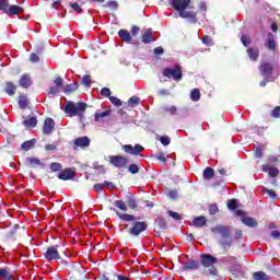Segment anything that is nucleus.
<instances>
[{"label": "nucleus", "instance_id": "nucleus-1", "mask_svg": "<svg viewBox=\"0 0 280 280\" xmlns=\"http://www.w3.org/2000/svg\"><path fill=\"white\" fill-rule=\"evenodd\" d=\"M215 264H218V257L211 254H201L200 261L189 260L184 266H182L180 270L183 272H187L189 270H200V266H203V268H208V273L211 277H218L220 271L218 268H215Z\"/></svg>", "mask_w": 280, "mask_h": 280}, {"label": "nucleus", "instance_id": "nucleus-2", "mask_svg": "<svg viewBox=\"0 0 280 280\" xmlns=\"http://www.w3.org/2000/svg\"><path fill=\"white\" fill-rule=\"evenodd\" d=\"M191 4V0H172L171 8L178 12L180 19H187L190 23H198V12L187 11Z\"/></svg>", "mask_w": 280, "mask_h": 280}, {"label": "nucleus", "instance_id": "nucleus-3", "mask_svg": "<svg viewBox=\"0 0 280 280\" xmlns=\"http://www.w3.org/2000/svg\"><path fill=\"white\" fill-rule=\"evenodd\" d=\"M65 113L69 117H82L86 113V103L80 102L78 104L68 101L65 107Z\"/></svg>", "mask_w": 280, "mask_h": 280}, {"label": "nucleus", "instance_id": "nucleus-4", "mask_svg": "<svg viewBox=\"0 0 280 280\" xmlns=\"http://www.w3.org/2000/svg\"><path fill=\"white\" fill-rule=\"evenodd\" d=\"M162 73L164 78L174 80L175 82H180V80H183V68H180V65L178 63H176L173 68H164Z\"/></svg>", "mask_w": 280, "mask_h": 280}, {"label": "nucleus", "instance_id": "nucleus-5", "mask_svg": "<svg viewBox=\"0 0 280 280\" xmlns=\"http://www.w3.org/2000/svg\"><path fill=\"white\" fill-rule=\"evenodd\" d=\"M145 231H148V223L145 221H135L127 230L131 237H139Z\"/></svg>", "mask_w": 280, "mask_h": 280}, {"label": "nucleus", "instance_id": "nucleus-6", "mask_svg": "<svg viewBox=\"0 0 280 280\" xmlns=\"http://www.w3.org/2000/svg\"><path fill=\"white\" fill-rule=\"evenodd\" d=\"M60 245H52L46 248V252L44 253V259L46 261H56L60 259Z\"/></svg>", "mask_w": 280, "mask_h": 280}, {"label": "nucleus", "instance_id": "nucleus-7", "mask_svg": "<svg viewBox=\"0 0 280 280\" xmlns=\"http://www.w3.org/2000/svg\"><path fill=\"white\" fill-rule=\"evenodd\" d=\"M109 163L118 170H124V167H128V158L122 155H112L109 156Z\"/></svg>", "mask_w": 280, "mask_h": 280}, {"label": "nucleus", "instance_id": "nucleus-8", "mask_svg": "<svg viewBox=\"0 0 280 280\" xmlns=\"http://www.w3.org/2000/svg\"><path fill=\"white\" fill-rule=\"evenodd\" d=\"M260 75L262 78H270L272 77V73H275V63L273 62H262L259 67Z\"/></svg>", "mask_w": 280, "mask_h": 280}, {"label": "nucleus", "instance_id": "nucleus-9", "mask_svg": "<svg viewBox=\"0 0 280 280\" xmlns=\"http://www.w3.org/2000/svg\"><path fill=\"white\" fill-rule=\"evenodd\" d=\"M211 232L214 233V235H221L224 240L231 237V228L228 225H215L212 228Z\"/></svg>", "mask_w": 280, "mask_h": 280}, {"label": "nucleus", "instance_id": "nucleus-10", "mask_svg": "<svg viewBox=\"0 0 280 280\" xmlns=\"http://www.w3.org/2000/svg\"><path fill=\"white\" fill-rule=\"evenodd\" d=\"M122 150L127 154H132L133 156H139V154H141V152H143L145 150V148H143V145H141V144H136L135 147H132V144H124Z\"/></svg>", "mask_w": 280, "mask_h": 280}, {"label": "nucleus", "instance_id": "nucleus-11", "mask_svg": "<svg viewBox=\"0 0 280 280\" xmlns=\"http://www.w3.org/2000/svg\"><path fill=\"white\" fill-rule=\"evenodd\" d=\"M89 145H91V138L86 136L79 137L73 141V150H78V148L84 150L89 148Z\"/></svg>", "mask_w": 280, "mask_h": 280}, {"label": "nucleus", "instance_id": "nucleus-12", "mask_svg": "<svg viewBox=\"0 0 280 280\" xmlns=\"http://www.w3.org/2000/svg\"><path fill=\"white\" fill-rule=\"evenodd\" d=\"M58 178L59 180H73L75 178V171L73 168H61Z\"/></svg>", "mask_w": 280, "mask_h": 280}, {"label": "nucleus", "instance_id": "nucleus-13", "mask_svg": "<svg viewBox=\"0 0 280 280\" xmlns=\"http://www.w3.org/2000/svg\"><path fill=\"white\" fill-rule=\"evenodd\" d=\"M24 12H25V9L23 7L11 4L7 7L4 14H8V16H16L18 14H23Z\"/></svg>", "mask_w": 280, "mask_h": 280}, {"label": "nucleus", "instance_id": "nucleus-14", "mask_svg": "<svg viewBox=\"0 0 280 280\" xmlns=\"http://www.w3.org/2000/svg\"><path fill=\"white\" fill-rule=\"evenodd\" d=\"M54 128H56V122L54 121V118H46L44 121L43 135H51V132H54Z\"/></svg>", "mask_w": 280, "mask_h": 280}, {"label": "nucleus", "instance_id": "nucleus-15", "mask_svg": "<svg viewBox=\"0 0 280 280\" xmlns=\"http://www.w3.org/2000/svg\"><path fill=\"white\" fill-rule=\"evenodd\" d=\"M265 47L269 51H277V40H275V34H272V33L267 34V39L265 42Z\"/></svg>", "mask_w": 280, "mask_h": 280}, {"label": "nucleus", "instance_id": "nucleus-16", "mask_svg": "<svg viewBox=\"0 0 280 280\" xmlns=\"http://www.w3.org/2000/svg\"><path fill=\"white\" fill-rule=\"evenodd\" d=\"M127 207L131 209V211H137L139 208V202L137 201V198L135 196L129 195L126 197Z\"/></svg>", "mask_w": 280, "mask_h": 280}, {"label": "nucleus", "instance_id": "nucleus-17", "mask_svg": "<svg viewBox=\"0 0 280 280\" xmlns=\"http://www.w3.org/2000/svg\"><path fill=\"white\" fill-rule=\"evenodd\" d=\"M247 56L252 62H257L259 60V48H247Z\"/></svg>", "mask_w": 280, "mask_h": 280}, {"label": "nucleus", "instance_id": "nucleus-18", "mask_svg": "<svg viewBox=\"0 0 280 280\" xmlns=\"http://www.w3.org/2000/svg\"><path fill=\"white\" fill-rule=\"evenodd\" d=\"M63 80H62V77H58L56 80H55V86H51L48 91V95H56V93H58L60 86H62L63 84Z\"/></svg>", "mask_w": 280, "mask_h": 280}, {"label": "nucleus", "instance_id": "nucleus-19", "mask_svg": "<svg viewBox=\"0 0 280 280\" xmlns=\"http://www.w3.org/2000/svg\"><path fill=\"white\" fill-rule=\"evenodd\" d=\"M19 84L22 89H30V86H32V79L30 78V74H23L19 80Z\"/></svg>", "mask_w": 280, "mask_h": 280}, {"label": "nucleus", "instance_id": "nucleus-20", "mask_svg": "<svg viewBox=\"0 0 280 280\" xmlns=\"http://www.w3.org/2000/svg\"><path fill=\"white\" fill-rule=\"evenodd\" d=\"M242 222L245 226H249V229H257L258 225L257 220L253 217H243Z\"/></svg>", "mask_w": 280, "mask_h": 280}, {"label": "nucleus", "instance_id": "nucleus-21", "mask_svg": "<svg viewBox=\"0 0 280 280\" xmlns=\"http://www.w3.org/2000/svg\"><path fill=\"white\" fill-rule=\"evenodd\" d=\"M192 225L197 229H202V226H207V217L200 215L192 220Z\"/></svg>", "mask_w": 280, "mask_h": 280}, {"label": "nucleus", "instance_id": "nucleus-22", "mask_svg": "<svg viewBox=\"0 0 280 280\" xmlns=\"http://www.w3.org/2000/svg\"><path fill=\"white\" fill-rule=\"evenodd\" d=\"M35 145H36V139H31V140L24 141L21 144V150H23L24 152H30V150H33Z\"/></svg>", "mask_w": 280, "mask_h": 280}, {"label": "nucleus", "instance_id": "nucleus-23", "mask_svg": "<svg viewBox=\"0 0 280 280\" xmlns=\"http://www.w3.org/2000/svg\"><path fill=\"white\" fill-rule=\"evenodd\" d=\"M118 36L124 40V43H130L132 40V35H130V32L128 30H120L118 31Z\"/></svg>", "mask_w": 280, "mask_h": 280}, {"label": "nucleus", "instance_id": "nucleus-24", "mask_svg": "<svg viewBox=\"0 0 280 280\" xmlns=\"http://www.w3.org/2000/svg\"><path fill=\"white\" fill-rule=\"evenodd\" d=\"M4 91H5L7 95H10L12 97L16 93V84H14V83H12L10 81L7 82Z\"/></svg>", "mask_w": 280, "mask_h": 280}, {"label": "nucleus", "instance_id": "nucleus-25", "mask_svg": "<svg viewBox=\"0 0 280 280\" xmlns=\"http://www.w3.org/2000/svg\"><path fill=\"white\" fill-rule=\"evenodd\" d=\"M23 125L25 126V128H36V126H38V119L34 116L26 118L23 121Z\"/></svg>", "mask_w": 280, "mask_h": 280}, {"label": "nucleus", "instance_id": "nucleus-26", "mask_svg": "<svg viewBox=\"0 0 280 280\" xmlns=\"http://www.w3.org/2000/svg\"><path fill=\"white\" fill-rule=\"evenodd\" d=\"M0 279L14 280L12 278V272H10V268L9 267L0 268Z\"/></svg>", "mask_w": 280, "mask_h": 280}, {"label": "nucleus", "instance_id": "nucleus-27", "mask_svg": "<svg viewBox=\"0 0 280 280\" xmlns=\"http://www.w3.org/2000/svg\"><path fill=\"white\" fill-rule=\"evenodd\" d=\"M141 38L144 45H150V43H152V30H147L141 36Z\"/></svg>", "mask_w": 280, "mask_h": 280}, {"label": "nucleus", "instance_id": "nucleus-28", "mask_svg": "<svg viewBox=\"0 0 280 280\" xmlns=\"http://www.w3.org/2000/svg\"><path fill=\"white\" fill-rule=\"evenodd\" d=\"M213 176H215V171L210 166L206 167L203 171V178H206V180H211Z\"/></svg>", "mask_w": 280, "mask_h": 280}, {"label": "nucleus", "instance_id": "nucleus-29", "mask_svg": "<svg viewBox=\"0 0 280 280\" xmlns=\"http://www.w3.org/2000/svg\"><path fill=\"white\" fill-rule=\"evenodd\" d=\"M59 267L63 268L66 270H75V262L73 265H71V262L69 260H60Z\"/></svg>", "mask_w": 280, "mask_h": 280}, {"label": "nucleus", "instance_id": "nucleus-30", "mask_svg": "<svg viewBox=\"0 0 280 280\" xmlns=\"http://www.w3.org/2000/svg\"><path fill=\"white\" fill-rule=\"evenodd\" d=\"M254 280H270V277L264 271H256L253 273Z\"/></svg>", "mask_w": 280, "mask_h": 280}, {"label": "nucleus", "instance_id": "nucleus-31", "mask_svg": "<svg viewBox=\"0 0 280 280\" xmlns=\"http://www.w3.org/2000/svg\"><path fill=\"white\" fill-rule=\"evenodd\" d=\"M74 91H78V83H71L65 86L63 89V93H66L67 95H71V93H73Z\"/></svg>", "mask_w": 280, "mask_h": 280}, {"label": "nucleus", "instance_id": "nucleus-32", "mask_svg": "<svg viewBox=\"0 0 280 280\" xmlns=\"http://www.w3.org/2000/svg\"><path fill=\"white\" fill-rule=\"evenodd\" d=\"M114 205H115V207H117V209H119L120 211H124V212L128 211V205H127V202L124 201V200H121V199L116 200V201L114 202Z\"/></svg>", "mask_w": 280, "mask_h": 280}, {"label": "nucleus", "instance_id": "nucleus-33", "mask_svg": "<svg viewBox=\"0 0 280 280\" xmlns=\"http://www.w3.org/2000/svg\"><path fill=\"white\" fill-rule=\"evenodd\" d=\"M116 215H118V218L120 220H124L125 222H135V215L132 214H128V213H119V212H116Z\"/></svg>", "mask_w": 280, "mask_h": 280}, {"label": "nucleus", "instance_id": "nucleus-34", "mask_svg": "<svg viewBox=\"0 0 280 280\" xmlns=\"http://www.w3.org/2000/svg\"><path fill=\"white\" fill-rule=\"evenodd\" d=\"M190 100L192 102H200V90L194 89L190 93Z\"/></svg>", "mask_w": 280, "mask_h": 280}, {"label": "nucleus", "instance_id": "nucleus-35", "mask_svg": "<svg viewBox=\"0 0 280 280\" xmlns=\"http://www.w3.org/2000/svg\"><path fill=\"white\" fill-rule=\"evenodd\" d=\"M128 104L129 106H131L133 108V106H139V104H141V98H139V96H131L128 100Z\"/></svg>", "mask_w": 280, "mask_h": 280}, {"label": "nucleus", "instance_id": "nucleus-36", "mask_svg": "<svg viewBox=\"0 0 280 280\" xmlns=\"http://www.w3.org/2000/svg\"><path fill=\"white\" fill-rule=\"evenodd\" d=\"M49 167L51 172H59V173L62 172V164H60L59 162L50 163Z\"/></svg>", "mask_w": 280, "mask_h": 280}, {"label": "nucleus", "instance_id": "nucleus-37", "mask_svg": "<svg viewBox=\"0 0 280 280\" xmlns=\"http://www.w3.org/2000/svg\"><path fill=\"white\" fill-rule=\"evenodd\" d=\"M103 8H109V10H117L119 8V3L115 0L107 1Z\"/></svg>", "mask_w": 280, "mask_h": 280}, {"label": "nucleus", "instance_id": "nucleus-38", "mask_svg": "<svg viewBox=\"0 0 280 280\" xmlns=\"http://www.w3.org/2000/svg\"><path fill=\"white\" fill-rule=\"evenodd\" d=\"M108 115H110V110H105L102 113H95L94 114V119L95 121H100V119H103V117H108Z\"/></svg>", "mask_w": 280, "mask_h": 280}, {"label": "nucleus", "instance_id": "nucleus-39", "mask_svg": "<svg viewBox=\"0 0 280 280\" xmlns=\"http://www.w3.org/2000/svg\"><path fill=\"white\" fill-rule=\"evenodd\" d=\"M27 97H25L24 95L20 96V101H19V106L20 108H22V110H25V108H27Z\"/></svg>", "mask_w": 280, "mask_h": 280}, {"label": "nucleus", "instance_id": "nucleus-40", "mask_svg": "<svg viewBox=\"0 0 280 280\" xmlns=\"http://www.w3.org/2000/svg\"><path fill=\"white\" fill-rule=\"evenodd\" d=\"M19 229H21V226L14 225V229L7 234L8 240H15Z\"/></svg>", "mask_w": 280, "mask_h": 280}, {"label": "nucleus", "instance_id": "nucleus-41", "mask_svg": "<svg viewBox=\"0 0 280 280\" xmlns=\"http://www.w3.org/2000/svg\"><path fill=\"white\" fill-rule=\"evenodd\" d=\"M209 213L210 215H215V213H220V208L218 207V203H211L209 206Z\"/></svg>", "mask_w": 280, "mask_h": 280}, {"label": "nucleus", "instance_id": "nucleus-42", "mask_svg": "<svg viewBox=\"0 0 280 280\" xmlns=\"http://www.w3.org/2000/svg\"><path fill=\"white\" fill-rule=\"evenodd\" d=\"M158 225L161 229V231H165L167 229V221H165V219H163V217H160L158 219Z\"/></svg>", "mask_w": 280, "mask_h": 280}, {"label": "nucleus", "instance_id": "nucleus-43", "mask_svg": "<svg viewBox=\"0 0 280 280\" xmlns=\"http://www.w3.org/2000/svg\"><path fill=\"white\" fill-rule=\"evenodd\" d=\"M220 245L226 250V248H231L233 246V241L231 238L220 241Z\"/></svg>", "mask_w": 280, "mask_h": 280}, {"label": "nucleus", "instance_id": "nucleus-44", "mask_svg": "<svg viewBox=\"0 0 280 280\" xmlns=\"http://www.w3.org/2000/svg\"><path fill=\"white\" fill-rule=\"evenodd\" d=\"M27 161L31 167H36V165H40V160L38 158H28Z\"/></svg>", "mask_w": 280, "mask_h": 280}, {"label": "nucleus", "instance_id": "nucleus-45", "mask_svg": "<svg viewBox=\"0 0 280 280\" xmlns=\"http://www.w3.org/2000/svg\"><path fill=\"white\" fill-rule=\"evenodd\" d=\"M201 42L203 43V45H207V47H211V45H213V39L209 35H205L201 38Z\"/></svg>", "mask_w": 280, "mask_h": 280}, {"label": "nucleus", "instance_id": "nucleus-46", "mask_svg": "<svg viewBox=\"0 0 280 280\" xmlns=\"http://www.w3.org/2000/svg\"><path fill=\"white\" fill-rule=\"evenodd\" d=\"M167 215H170V218H173V220H176V221L183 220V217L180 215V213L174 212L172 210L167 211Z\"/></svg>", "mask_w": 280, "mask_h": 280}, {"label": "nucleus", "instance_id": "nucleus-47", "mask_svg": "<svg viewBox=\"0 0 280 280\" xmlns=\"http://www.w3.org/2000/svg\"><path fill=\"white\" fill-rule=\"evenodd\" d=\"M241 43L244 45V47H248V45H250V36L246 34L242 35Z\"/></svg>", "mask_w": 280, "mask_h": 280}, {"label": "nucleus", "instance_id": "nucleus-48", "mask_svg": "<svg viewBox=\"0 0 280 280\" xmlns=\"http://www.w3.org/2000/svg\"><path fill=\"white\" fill-rule=\"evenodd\" d=\"M10 5V0H0V12H5Z\"/></svg>", "mask_w": 280, "mask_h": 280}, {"label": "nucleus", "instance_id": "nucleus-49", "mask_svg": "<svg viewBox=\"0 0 280 280\" xmlns=\"http://www.w3.org/2000/svg\"><path fill=\"white\" fill-rule=\"evenodd\" d=\"M271 117H273V119H280V106H276L271 113H270Z\"/></svg>", "mask_w": 280, "mask_h": 280}, {"label": "nucleus", "instance_id": "nucleus-50", "mask_svg": "<svg viewBox=\"0 0 280 280\" xmlns=\"http://www.w3.org/2000/svg\"><path fill=\"white\" fill-rule=\"evenodd\" d=\"M160 142L162 143V145H170V143H172V138H170L168 136H162L160 138Z\"/></svg>", "mask_w": 280, "mask_h": 280}, {"label": "nucleus", "instance_id": "nucleus-51", "mask_svg": "<svg viewBox=\"0 0 280 280\" xmlns=\"http://www.w3.org/2000/svg\"><path fill=\"white\" fill-rule=\"evenodd\" d=\"M228 208H229L231 211H235V209H237V200L231 199V200L228 202Z\"/></svg>", "mask_w": 280, "mask_h": 280}, {"label": "nucleus", "instance_id": "nucleus-52", "mask_svg": "<svg viewBox=\"0 0 280 280\" xmlns=\"http://www.w3.org/2000/svg\"><path fill=\"white\" fill-rule=\"evenodd\" d=\"M268 175H269L271 178H277V177L279 176V168L271 166V170H269Z\"/></svg>", "mask_w": 280, "mask_h": 280}, {"label": "nucleus", "instance_id": "nucleus-53", "mask_svg": "<svg viewBox=\"0 0 280 280\" xmlns=\"http://www.w3.org/2000/svg\"><path fill=\"white\" fill-rule=\"evenodd\" d=\"M70 8H72L73 12H77V14H82V9L78 2L70 3Z\"/></svg>", "mask_w": 280, "mask_h": 280}, {"label": "nucleus", "instance_id": "nucleus-54", "mask_svg": "<svg viewBox=\"0 0 280 280\" xmlns=\"http://www.w3.org/2000/svg\"><path fill=\"white\" fill-rule=\"evenodd\" d=\"M128 172H130V174H139V165L137 164L129 165Z\"/></svg>", "mask_w": 280, "mask_h": 280}, {"label": "nucleus", "instance_id": "nucleus-55", "mask_svg": "<svg viewBox=\"0 0 280 280\" xmlns=\"http://www.w3.org/2000/svg\"><path fill=\"white\" fill-rule=\"evenodd\" d=\"M82 84L84 86H91V75H89V74L83 75Z\"/></svg>", "mask_w": 280, "mask_h": 280}, {"label": "nucleus", "instance_id": "nucleus-56", "mask_svg": "<svg viewBox=\"0 0 280 280\" xmlns=\"http://www.w3.org/2000/svg\"><path fill=\"white\" fill-rule=\"evenodd\" d=\"M101 95H103V97H108V100L110 98V89H108V88H103L102 90H101Z\"/></svg>", "mask_w": 280, "mask_h": 280}, {"label": "nucleus", "instance_id": "nucleus-57", "mask_svg": "<svg viewBox=\"0 0 280 280\" xmlns=\"http://www.w3.org/2000/svg\"><path fill=\"white\" fill-rule=\"evenodd\" d=\"M109 102L114 104V106H121V100L116 96H109Z\"/></svg>", "mask_w": 280, "mask_h": 280}, {"label": "nucleus", "instance_id": "nucleus-58", "mask_svg": "<svg viewBox=\"0 0 280 280\" xmlns=\"http://www.w3.org/2000/svg\"><path fill=\"white\" fill-rule=\"evenodd\" d=\"M265 194H268L272 198V200H277V192L272 189L265 188Z\"/></svg>", "mask_w": 280, "mask_h": 280}, {"label": "nucleus", "instance_id": "nucleus-59", "mask_svg": "<svg viewBox=\"0 0 280 280\" xmlns=\"http://www.w3.org/2000/svg\"><path fill=\"white\" fill-rule=\"evenodd\" d=\"M165 113H171V115H176V113H178V108L176 106H171V107H166Z\"/></svg>", "mask_w": 280, "mask_h": 280}, {"label": "nucleus", "instance_id": "nucleus-60", "mask_svg": "<svg viewBox=\"0 0 280 280\" xmlns=\"http://www.w3.org/2000/svg\"><path fill=\"white\" fill-rule=\"evenodd\" d=\"M153 52L155 54V56H163V54H165V50L163 49V47H155L153 49Z\"/></svg>", "mask_w": 280, "mask_h": 280}, {"label": "nucleus", "instance_id": "nucleus-61", "mask_svg": "<svg viewBox=\"0 0 280 280\" xmlns=\"http://www.w3.org/2000/svg\"><path fill=\"white\" fill-rule=\"evenodd\" d=\"M156 160L158 161H161L162 163H167V159H165V154L163 152H160L158 155H156Z\"/></svg>", "mask_w": 280, "mask_h": 280}, {"label": "nucleus", "instance_id": "nucleus-62", "mask_svg": "<svg viewBox=\"0 0 280 280\" xmlns=\"http://www.w3.org/2000/svg\"><path fill=\"white\" fill-rule=\"evenodd\" d=\"M198 8L200 12H207V2L205 1L199 2Z\"/></svg>", "mask_w": 280, "mask_h": 280}, {"label": "nucleus", "instance_id": "nucleus-63", "mask_svg": "<svg viewBox=\"0 0 280 280\" xmlns=\"http://www.w3.org/2000/svg\"><path fill=\"white\" fill-rule=\"evenodd\" d=\"M242 237H243L242 230H235L234 240H242Z\"/></svg>", "mask_w": 280, "mask_h": 280}, {"label": "nucleus", "instance_id": "nucleus-64", "mask_svg": "<svg viewBox=\"0 0 280 280\" xmlns=\"http://www.w3.org/2000/svg\"><path fill=\"white\" fill-rule=\"evenodd\" d=\"M56 144H46L45 145V150H47V152H54V150H56Z\"/></svg>", "mask_w": 280, "mask_h": 280}]
</instances>
